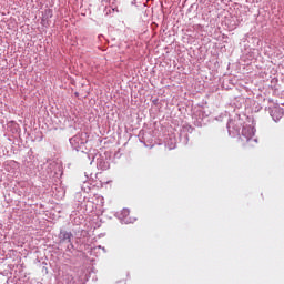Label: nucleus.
Listing matches in <instances>:
<instances>
[{
	"instance_id": "nucleus-4",
	"label": "nucleus",
	"mask_w": 284,
	"mask_h": 284,
	"mask_svg": "<svg viewBox=\"0 0 284 284\" xmlns=\"http://www.w3.org/2000/svg\"><path fill=\"white\" fill-rule=\"evenodd\" d=\"M45 17L52 18V9L44 10Z\"/></svg>"
},
{
	"instance_id": "nucleus-3",
	"label": "nucleus",
	"mask_w": 284,
	"mask_h": 284,
	"mask_svg": "<svg viewBox=\"0 0 284 284\" xmlns=\"http://www.w3.org/2000/svg\"><path fill=\"white\" fill-rule=\"evenodd\" d=\"M122 214H123V216H124L126 223H130V220H128V216H130V210L124 209V210L122 211Z\"/></svg>"
},
{
	"instance_id": "nucleus-1",
	"label": "nucleus",
	"mask_w": 284,
	"mask_h": 284,
	"mask_svg": "<svg viewBox=\"0 0 284 284\" xmlns=\"http://www.w3.org/2000/svg\"><path fill=\"white\" fill-rule=\"evenodd\" d=\"M242 134L245 136L246 141H252L254 136V128L252 126H244L242 129Z\"/></svg>"
},
{
	"instance_id": "nucleus-2",
	"label": "nucleus",
	"mask_w": 284,
	"mask_h": 284,
	"mask_svg": "<svg viewBox=\"0 0 284 284\" xmlns=\"http://www.w3.org/2000/svg\"><path fill=\"white\" fill-rule=\"evenodd\" d=\"M61 234H62V241H70V239H72V233L64 232Z\"/></svg>"
}]
</instances>
